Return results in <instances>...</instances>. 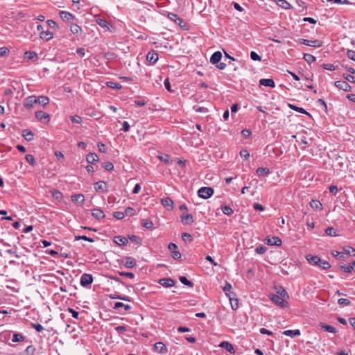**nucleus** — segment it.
Returning a JSON list of instances; mask_svg holds the SVG:
<instances>
[{"mask_svg": "<svg viewBox=\"0 0 355 355\" xmlns=\"http://www.w3.org/2000/svg\"><path fill=\"white\" fill-rule=\"evenodd\" d=\"M70 30L73 35H79L82 32V28L76 24H71Z\"/></svg>", "mask_w": 355, "mask_h": 355, "instance_id": "33", "label": "nucleus"}, {"mask_svg": "<svg viewBox=\"0 0 355 355\" xmlns=\"http://www.w3.org/2000/svg\"><path fill=\"white\" fill-rule=\"evenodd\" d=\"M22 136L28 141H32L34 137L33 132L28 129H25L22 131Z\"/></svg>", "mask_w": 355, "mask_h": 355, "instance_id": "27", "label": "nucleus"}, {"mask_svg": "<svg viewBox=\"0 0 355 355\" xmlns=\"http://www.w3.org/2000/svg\"><path fill=\"white\" fill-rule=\"evenodd\" d=\"M146 60L151 64H155L158 60V54L155 51L151 50L148 53Z\"/></svg>", "mask_w": 355, "mask_h": 355, "instance_id": "14", "label": "nucleus"}, {"mask_svg": "<svg viewBox=\"0 0 355 355\" xmlns=\"http://www.w3.org/2000/svg\"><path fill=\"white\" fill-rule=\"evenodd\" d=\"M298 42L304 45L313 46V47H320L322 46V42L318 40H309L303 38H300Z\"/></svg>", "mask_w": 355, "mask_h": 355, "instance_id": "4", "label": "nucleus"}, {"mask_svg": "<svg viewBox=\"0 0 355 355\" xmlns=\"http://www.w3.org/2000/svg\"><path fill=\"white\" fill-rule=\"evenodd\" d=\"M338 303L340 306H348L350 304V301L348 299L346 298H340L338 300Z\"/></svg>", "mask_w": 355, "mask_h": 355, "instance_id": "60", "label": "nucleus"}, {"mask_svg": "<svg viewBox=\"0 0 355 355\" xmlns=\"http://www.w3.org/2000/svg\"><path fill=\"white\" fill-rule=\"evenodd\" d=\"M220 346L231 354L235 353V349H234L233 345L227 341L222 342L220 344Z\"/></svg>", "mask_w": 355, "mask_h": 355, "instance_id": "19", "label": "nucleus"}, {"mask_svg": "<svg viewBox=\"0 0 355 355\" xmlns=\"http://www.w3.org/2000/svg\"><path fill=\"white\" fill-rule=\"evenodd\" d=\"M214 194V189L211 187H203L198 189V195L203 199H208Z\"/></svg>", "mask_w": 355, "mask_h": 355, "instance_id": "2", "label": "nucleus"}, {"mask_svg": "<svg viewBox=\"0 0 355 355\" xmlns=\"http://www.w3.org/2000/svg\"><path fill=\"white\" fill-rule=\"evenodd\" d=\"M128 239L130 241H132L137 245H140L141 243V239L136 235H133V234L128 235Z\"/></svg>", "mask_w": 355, "mask_h": 355, "instance_id": "48", "label": "nucleus"}, {"mask_svg": "<svg viewBox=\"0 0 355 355\" xmlns=\"http://www.w3.org/2000/svg\"><path fill=\"white\" fill-rule=\"evenodd\" d=\"M71 200L73 202L83 205L85 201V196L80 193L75 194L71 196Z\"/></svg>", "mask_w": 355, "mask_h": 355, "instance_id": "26", "label": "nucleus"}, {"mask_svg": "<svg viewBox=\"0 0 355 355\" xmlns=\"http://www.w3.org/2000/svg\"><path fill=\"white\" fill-rule=\"evenodd\" d=\"M155 349L159 354H166L168 349L162 342H157L154 345Z\"/></svg>", "mask_w": 355, "mask_h": 355, "instance_id": "15", "label": "nucleus"}, {"mask_svg": "<svg viewBox=\"0 0 355 355\" xmlns=\"http://www.w3.org/2000/svg\"><path fill=\"white\" fill-rule=\"evenodd\" d=\"M168 249L171 251V257L175 260H180L182 257L181 253L178 250V245L174 243H170Z\"/></svg>", "mask_w": 355, "mask_h": 355, "instance_id": "3", "label": "nucleus"}, {"mask_svg": "<svg viewBox=\"0 0 355 355\" xmlns=\"http://www.w3.org/2000/svg\"><path fill=\"white\" fill-rule=\"evenodd\" d=\"M306 259L311 265L318 266L323 270H328L331 267L330 263L327 261L321 259L318 256L307 254Z\"/></svg>", "mask_w": 355, "mask_h": 355, "instance_id": "1", "label": "nucleus"}, {"mask_svg": "<svg viewBox=\"0 0 355 355\" xmlns=\"http://www.w3.org/2000/svg\"><path fill=\"white\" fill-rule=\"evenodd\" d=\"M51 194L53 198L58 200H61L62 199V193L57 189H53L51 191Z\"/></svg>", "mask_w": 355, "mask_h": 355, "instance_id": "44", "label": "nucleus"}, {"mask_svg": "<svg viewBox=\"0 0 355 355\" xmlns=\"http://www.w3.org/2000/svg\"><path fill=\"white\" fill-rule=\"evenodd\" d=\"M136 265V260L131 257H125L124 266L127 268H132Z\"/></svg>", "mask_w": 355, "mask_h": 355, "instance_id": "23", "label": "nucleus"}, {"mask_svg": "<svg viewBox=\"0 0 355 355\" xmlns=\"http://www.w3.org/2000/svg\"><path fill=\"white\" fill-rule=\"evenodd\" d=\"M283 334L287 336H290L291 338L300 335V331L299 329L295 330H286L283 332Z\"/></svg>", "mask_w": 355, "mask_h": 355, "instance_id": "32", "label": "nucleus"}, {"mask_svg": "<svg viewBox=\"0 0 355 355\" xmlns=\"http://www.w3.org/2000/svg\"><path fill=\"white\" fill-rule=\"evenodd\" d=\"M168 18L174 21L176 24H178L180 27L185 28L186 27V23L184 21V20L178 17L176 14L173 12H168Z\"/></svg>", "mask_w": 355, "mask_h": 355, "instance_id": "6", "label": "nucleus"}, {"mask_svg": "<svg viewBox=\"0 0 355 355\" xmlns=\"http://www.w3.org/2000/svg\"><path fill=\"white\" fill-rule=\"evenodd\" d=\"M271 300L273 301L275 304L279 305L282 308L288 306V303L278 295H272V296L271 297Z\"/></svg>", "mask_w": 355, "mask_h": 355, "instance_id": "12", "label": "nucleus"}, {"mask_svg": "<svg viewBox=\"0 0 355 355\" xmlns=\"http://www.w3.org/2000/svg\"><path fill=\"white\" fill-rule=\"evenodd\" d=\"M135 214H136V211L132 207H128L125 209L124 215L128 216H135Z\"/></svg>", "mask_w": 355, "mask_h": 355, "instance_id": "51", "label": "nucleus"}, {"mask_svg": "<svg viewBox=\"0 0 355 355\" xmlns=\"http://www.w3.org/2000/svg\"><path fill=\"white\" fill-rule=\"evenodd\" d=\"M35 352V347L33 345H29L26 348L24 353L27 355H33Z\"/></svg>", "mask_w": 355, "mask_h": 355, "instance_id": "56", "label": "nucleus"}, {"mask_svg": "<svg viewBox=\"0 0 355 355\" xmlns=\"http://www.w3.org/2000/svg\"><path fill=\"white\" fill-rule=\"evenodd\" d=\"M266 250H267V248L263 245H259L255 249V252L259 254L265 253L266 252Z\"/></svg>", "mask_w": 355, "mask_h": 355, "instance_id": "59", "label": "nucleus"}, {"mask_svg": "<svg viewBox=\"0 0 355 355\" xmlns=\"http://www.w3.org/2000/svg\"><path fill=\"white\" fill-rule=\"evenodd\" d=\"M92 216L98 220H101L105 218V214L100 208H94L92 209Z\"/></svg>", "mask_w": 355, "mask_h": 355, "instance_id": "11", "label": "nucleus"}, {"mask_svg": "<svg viewBox=\"0 0 355 355\" xmlns=\"http://www.w3.org/2000/svg\"><path fill=\"white\" fill-rule=\"evenodd\" d=\"M49 98L46 96H36V103H38L43 107L47 105L49 103Z\"/></svg>", "mask_w": 355, "mask_h": 355, "instance_id": "22", "label": "nucleus"}, {"mask_svg": "<svg viewBox=\"0 0 355 355\" xmlns=\"http://www.w3.org/2000/svg\"><path fill=\"white\" fill-rule=\"evenodd\" d=\"M123 307L125 311H130L131 309V306L128 304H124L122 302H116L114 306V309L119 310V308Z\"/></svg>", "mask_w": 355, "mask_h": 355, "instance_id": "38", "label": "nucleus"}, {"mask_svg": "<svg viewBox=\"0 0 355 355\" xmlns=\"http://www.w3.org/2000/svg\"><path fill=\"white\" fill-rule=\"evenodd\" d=\"M25 340V336L21 334L15 332L12 334V341L14 343L21 342Z\"/></svg>", "mask_w": 355, "mask_h": 355, "instance_id": "30", "label": "nucleus"}, {"mask_svg": "<svg viewBox=\"0 0 355 355\" xmlns=\"http://www.w3.org/2000/svg\"><path fill=\"white\" fill-rule=\"evenodd\" d=\"M161 202L164 207L168 209H172L173 207V201L168 197L162 199Z\"/></svg>", "mask_w": 355, "mask_h": 355, "instance_id": "21", "label": "nucleus"}, {"mask_svg": "<svg viewBox=\"0 0 355 355\" xmlns=\"http://www.w3.org/2000/svg\"><path fill=\"white\" fill-rule=\"evenodd\" d=\"M277 293L279 294L278 295L282 297L283 299H288L289 297L286 291L283 287H280L279 290L277 291Z\"/></svg>", "mask_w": 355, "mask_h": 355, "instance_id": "52", "label": "nucleus"}, {"mask_svg": "<svg viewBox=\"0 0 355 355\" xmlns=\"http://www.w3.org/2000/svg\"><path fill=\"white\" fill-rule=\"evenodd\" d=\"M24 58L28 59V60H33L34 58H37V55L34 51H28L25 52Z\"/></svg>", "mask_w": 355, "mask_h": 355, "instance_id": "45", "label": "nucleus"}, {"mask_svg": "<svg viewBox=\"0 0 355 355\" xmlns=\"http://www.w3.org/2000/svg\"><path fill=\"white\" fill-rule=\"evenodd\" d=\"M36 103V96L31 95L28 97H26L23 103L24 107L27 109L30 110L33 107V105Z\"/></svg>", "mask_w": 355, "mask_h": 355, "instance_id": "7", "label": "nucleus"}, {"mask_svg": "<svg viewBox=\"0 0 355 355\" xmlns=\"http://www.w3.org/2000/svg\"><path fill=\"white\" fill-rule=\"evenodd\" d=\"M86 160L89 164H94L98 161V157L96 153H89L86 156Z\"/></svg>", "mask_w": 355, "mask_h": 355, "instance_id": "28", "label": "nucleus"}, {"mask_svg": "<svg viewBox=\"0 0 355 355\" xmlns=\"http://www.w3.org/2000/svg\"><path fill=\"white\" fill-rule=\"evenodd\" d=\"M179 279L180 282L184 285L189 286L190 287L193 286V284L184 276L180 277Z\"/></svg>", "mask_w": 355, "mask_h": 355, "instance_id": "49", "label": "nucleus"}, {"mask_svg": "<svg viewBox=\"0 0 355 355\" xmlns=\"http://www.w3.org/2000/svg\"><path fill=\"white\" fill-rule=\"evenodd\" d=\"M78 240H84V241H89L90 243L94 242V239L87 237V236H85V235H83V236H75V241H78Z\"/></svg>", "mask_w": 355, "mask_h": 355, "instance_id": "55", "label": "nucleus"}, {"mask_svg": "<svg viewBox=\"0 0 355 355\" xmlns=\"http://www.w3.org/2000/svg\"><path fill=\"white\" fill-rule=\"evenodd\" d=\"M325 233L329 236H338L337 230L333 227H329L325 230Z\"/></svg>", "mask_w": 355, "mask_h": 355, "instance_id": "42", "label": "nucleus"}, {"mask_svg": "<svg viewBox=\"0 0 355 355\" xmlns=\"http://www.w3.org/2000/svg\"><path fill=\"white\" fill-rule=\"evenodd\" d=\"M40 37L42 39V40H44L46 41H49L50 40H51L53 37V34L52 32L49 31H41L40 33Z\"/></svg>", "mask_w": 355, "mask_h": 355, "instance_id": "25", "label": "nucleus"}, {"mask_svg": "<svg viewBox=\"0 0 355 355\" xmlns=\"http://www.w3.org/2000/svg\"><path fill=\"white\" fill-rule=\"evenodd\" d=\"M320 326L326 331H328V332H330V333H336L337 331L336 329L334 327H333V326L328 325V324H323V323H322L320 324Z\"/></svg>", "mask_w": 355, "mask_h": 355, "instance_id": "43", "label": "nucleus"}, {"mask_svg": "<svg viewBox=\"0 0 355 355\" xmlns=\"http://www.w3.org/2000/svg\"><path fill=\"white\" fill-rule=\"evenodd\" d=\"M182 239L184 242L191 243L193 241V237L190 234L184 232L182 234Z\"/></svg>", "mask_w": 355, "mask_h": 355, "instance_id": "53", "label": "nucleus"}, {"mask_svg": "<svg viewBox=\"0 0 355 355\" xmlns=\"http://www.w3.org/2000/svg\"><path fill=\"white\" fill-rule=\"evenodd\" d=\"M270 173V170L268 168L259 167L257 169V174L259 176H266Z\"/></svg>", "mask_w": 355, "mask_h": 355, "instance_id": "36", "label": "nucleus"}, {"mask_svg": "<svg viewBox=\"0 0 355 355\" xmlns=\"http://www.w3.org/2000/svg\"><path fill=\"white\" fill-rule=\"evenodd\" d=\"M259 84L265 87H270L274 88L275 87V83L274 80L271 78H262L259 80Z\"/></svg>", "mask_w": 355, "mask_h": 355, "instance_id": "16", "label": "nucleus"}, {"mask_svg": "<svg viewBox=\"0 0 355 355\" xmlns=\"http://www.w3.org/2000/svg\"><path fill=\"white\" fill-rule=\"evenodd\" d=\"M193 109L196 112L207 113L208 112V109L205 107H199V106L195 105V106H193Z\"/></svg>", "mask_w": 355, "mask_h": 355, "instance_id": "61", "label": "nucleus"}, {"mask_svg": "<svg viewBox=\"0 0 355 355\" xmlns=\"http://www.w3.org/2000/svg\"><path fill=\"white\" fill-rule=\"evenodd\" d=\"M60 17L64 21H71L74 16L69 12L67 11H60Z\"/></svg>", "mask_w": 355, "mask_h": 355, "instance_id": "18", "label": "nucleus"}, {"mask_svg": "<svg viewBox=\"0 0 355 355\" xmlns=\"http://www.w3.org/2000/svg\"><path fill=\"white\" fill-rule=\"evenodd\" d=\"M114 242L117 245H126L128 243V241L126 237L119 235L114 236Z\"/></svg>", "mask_w": 355, "mask_h": 355, "instance_id": "20", "label": "nucleus"}, {"mask_svg": "<svg viewBox=\"0 0 355 355\" xmlns=\"http://www.w3.org/2000/svg\"><path fill=\"white\" fill-rule=\"evenodd\" d=\"M35 114L37 119L40 121L47 123L50 120V115L44 111H37Z\"/></svg>", "mask_w": 355, "mask_h": 355, "instance_id": "9", "label": "nucleus"}, {"mask_svg": "<svg viewBox=\"0 0 355 355\" xmlns=\"http://www.w3.org/2000/svg\"><path fill=\"white\" fill-rule=\"evenodd\" d=\"M159 284L165 288H171L175 285V282L171 278H162L159 280Z\"/></svg>", "mask_w": 355, "mask_h": 355, "instance_id": "13", "label": "nucleus"}, {"mask_svg": "<svg viewBox=\"0 0 355 355\" xmlns=\"http://www.w3.org/2000/svg\"><path fill=\"white\" fill-rule=\"evenodd\" d=\"M310 206L315 210H320L322 209V203L317 200H312L310 202Z\"/></svg>", "mask_w": 355, "mask_h": 355, "instance_id": "34", "label": "nucleus"}, {"mask_svg": "<svg viewBox=\"0 0 355 355\" xmlns=\"http://www.w3.org/2000/svg\"><path fill=\"white\" fill-rule=\"evenodd\" d=\"M343 76L347 81L355 83V77L352 76L351 74L344 73Z\"/></svg>", "mask_w": 355, "mask_h": 355, "instance_id": "63", "label": "nucleus"}, {"mask_svg": "<svg viewBox=\"0 0 355 355\" xmlns=\"http://www.w3.org/2000/svg\"><path fill=\"white\" fill-rule=\"evenodd\" d=\"M71 121L73 123L80 124L83 121V119L80 116L74 115L71 116Z\"/></svg>", "mask_w": 355, "mask_h": 355, "instance_id": "58", "label": "nucleus"}, {"mask_svg": "<svg viewBox=\"0 0 355 355\" xmlns=\"http://www.w3.org/2000/svg\"><path fill=\"white\" fill-rule=\"evenodd\" d=\"M268 244L279 246L282 245V240L277 236H273L272 239H268Z\"/></svg>", "mask_w": 355, "mask_h": 355, "instance_id": "31", "label": "nucleus"}, {"mask_svg": "<svg viewBox=\"0 0 355 355\" xmlns=\"http://www.w3.org/2000/svg\"><path fill=\"white\" fill-rule=\"evenodd\" d=\"M181 220L184 225H191L193 223V217L191 214H188L184 216H181Z\"/></svg>", "mask_w": 355, "mask_h": 355, "instance_id": "24", "label": "nucleus"}, {"mask_svg": "<svg viewBox=\"0 0 355 355\" xmlns=\"http://www.w3.org/2000/svg\"><path fill=\"white\" fill-rule=\"evenodd\" d=\"M288 106L293 110H295V111L302 113V114L309 115V114L302 107H297V106L292 105V104H289Z\"/></svg>", "mask_w": 355, "mask_h": 355, "instance_id": "40", "label": "nucleus"}, {"mask_svg": "<svg viewBox=\"0 0 355 355\" xmlns=\"http://www.w3.org/2000/svg\"><path fill=\"white\" fill-rule=\"evenodd\" d=\"M340 267L344 272L350 273L352 270L355 271V261H354L349 266L343 265L340 266Z\"/></svg>", "mask_w": 355, "mask_h": 355, "instance_id": "29", "label": "nucleus"}, {"mask_svg": "<svg viewBox=\"0 0 355 355\" xmlns=\"http://www.w3.org/2000/svg\"><path fill=\"white\" fill-rule=\"evenodd\" d=\"M347 57L349 59L355 61V51H354V50H348L347 51Z\"/></svg>", "mask_w": 355, "mask_h": 355, "instance_id": "64", "label": "nucleus"}, {"mask_svg": "<svg viewBox=\"0 0 355 355\" xmlns=\"http://www.w3.org/2000/svg\"><path fill=\"white\" fill-rule=\"evenodd\" d=\"M232 285L227 282H225V285L223 287V290L224 293H225L226 296H227L229 298L232 297V292H231Z\"/></svg>", "mask_w": 355, "mask_h": 355, "instance_id": "37", "label": "nucleus"}, {"mask_svg": "<svg viewBox=\"0 0 355 355\" xmlns=\"http://www.w3.org/2000/svg\"><path fill=\"white\" fill-rule=\"evenodd\" d=\"M107 85L110 87V88H112V89H120L122 88V86L120 83H116V82H112V81H110V82H107Z\"/></svg>", "mask_w": 355, "mask_h": 355, "instance_id": "47", "label": "nucleus"}, {"mask_svg": "<svg viewBox=\"0 0 355 355\" xmlns=\"http://www.w3.org/2000/svg\"><path fill=\"white\" fill-rule=\"evenodd\" d=\"M26 160L32 166H35L36 164V162L35 157L33 155L28 154L25 156Z\"/></svg>", "mask_w": 355, "mask_h": 355, "instance_id": "54", "label": "nucleus"}, {"mask_svg": "<svg viewBox=\"0 0 355 355\" xmlns=\"http://www.w3.org/2000/svg\"><path fill=\"white\" fill-rule=\"evenodd\" d=\"M221 211L227 216H231L234 213L233 209L228 205H222Z\"/></svg>", "mask_w": 355, "mask_h": 355, "instance_id": "39", "label": "nucleus"}, {"mask_svg": "<svg viewBox=\"0 0 355 355\" xmlns=\"http://www.w3.org/2000/svg\"><path fill=\"white\" fill-rule=\"evenodd\" d=\"M240 155L245 160H248L249 159V157H250V153L245 149L242 150L240 151Z\"/></svg>", "mask_w": 355, "mask_h": 355, "instance_id": "62", "label": "nucleus"}, {"mask_svg": "<svg viewBox=\"0 0 355 355\" xmlns=\"http://www.w3.org/2000/svg\"><path fill=\"white\" fill-rule=\"evenodd\" d=\"M142 226L146 229L152 230L153 229V223L147 219H144L142 220Z\"/></svg>", "mask_w": 355, "mask_h": 355, "instance_id": "46", "label": "nucleus"}, {"mask_svg": "<svg viewBox=\"0 0 355 355\" xmlns=\"http://www.w3.org/2000/svg\"><path fill=\"white\" fill-rule=\"evenodd\" d=\"M303 58L306 62L309 64L314 62L316 60L315 57L309 53H304Z\"/></svg>", "mask_w": 355, "mask_h": 355, "instance_id": "41", "label": "nucleus"}, {"mask_svg": "<svg viewBox=\"0 0 355 355\" xmlns=\"http://www.w3.org/2000/svg\"><path fill=\"white\" fill-rule=\"evenodd\" d=\"M334 84L336 87L345 92H350L352 90V87L346 81L338 80L336 81Z\"/></svg>", "mask_w": 355, "mask_h": 355, "instance_id": "10", "label": "nucleus"}, {"mask_svg": "<svg viewBox=\"0 0 355 355\" xmlns=\"http://www.w3.org/2000/svg\"><path fill=\"white\" fill-rule=\"evenodd\" d=\"M96 22L102 28H107L109 25L108 21L105 19H98Z\"/></svg>", "mask_w": 355, "mask_h": 355, "instance_id": "57", "label": "nucleus"}, {"mask_svg": "<svg viewBox=\"0 0 355 355\" xmlns=\"http://www.w3.org/2000/svg\"><path fill=\"white\" fill-rule=\"evenodd\" d=\"M107 184L104 181H98L94 184V189L96 192L107 193Z\"/></svg>", "mask_w": 355, "mask_h": 355, "instance_id": "8", "label": "nucleus"}, {"mask_svg": "<svg viewBox=\"0 0 355 355\" xmlns=\"http://www.w3.org/2000/svg\"><path fill=\"white\" fill-rule=\"evenodd\" d=\"M157 157L159 159H160L161 161H162L163 162L168 165H171L173 164L171 157L167 154L158 156Z\"/></svg>", "mask_w": 355, "mask_h": 355, "instance_id": "35", "label": "nucleus"}, {"mask_svg": "<svg viewBox=\"0 0 355 355\" xmlns=\"http://www.w3.org/2000/svg\"><path fill=\"white\" fill-rule=\"evenodd\" d=\"M110 297L111 299H119V300L128 301V302L130 301V297L128 296H125V295L122 296V295H119L116 294H112V295H110Z\"/></svg>", "mask_w": 355, "mask_h": 355, "instance_id": "50", "label": "nucleus"}, {"mask_svg": "<svg viewBox=\"0 0 355 355\" xmlns=\"http://www.w3.org/2000/svg\"><path fill=\"white\" fill-rule=\"evenodd\" d=\"M93 282V277L91 274L84 273L81 275L80 279V284L83 287H87V286L92 284Z\"/></svg>", "mask_w": 355, "mask_h": 355, "instance_id": "5", "label": "nucleus"}, {"mask_svg": "<svg viewBox=\"0 0 355 355\" xmlns=\"http://www.w3.org/2000/svg\"><path fill=\"white\" fill-rule=\"evenodd\" d=\"M222 58V53L220 51L214 52L210 58V62L213 64H218Z\"/></svg>", "mask_w": 355, "mask_h": 355, "instance_id": "17", "label": "nucleus"}]
</instances>
